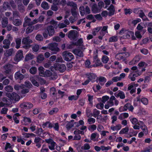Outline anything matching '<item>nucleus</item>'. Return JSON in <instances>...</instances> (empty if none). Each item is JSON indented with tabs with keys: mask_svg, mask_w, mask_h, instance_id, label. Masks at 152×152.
<instances>
[{
	"mask_svg": "<svg viewBox=\"0 0 152 152\" xmlns=\"http://www.w3.org/2000/svg\"><path fill=\"white\" fill-rule=\"evenodd\" d=\"M36 78L34 77H32L30 78V80L32 84L35 86L38 87L39 86V84L37 81H39L42 83H45V80L42 78L41 77L39 76H36Z\"/></svg>",
	"mask_w": 152,
	"mask_h": 152,
	"instance_id": "nucleus-1",
	"label": "nucleus"
},
{
	"mask_svg": "<svg viewBox=\"0 0 152 152\" xmlns=\"http://www.w3.org/2000/svg\"><path fill=\"white\" fill-rule=\"evenodd\" d=\"M129 53L127 52L118 53L115 56V58L118 60L124 61L126 58L129 56Z\"/></svg>",
	"mask_w": 152,
	"mask_h": 152,
	"instance_id": "nucleus-2",
	"label": "nucleus"
},
{
	"mask_svg": "<svg viewBox=\"0 0 152 152\" xmlns=\"http://www.w3.org/2000/svg\"><path fill=\"white\" fill-rule=\"evenodd\" d=\"M32 42V41L28 37H25L23 39L22 41V43L25 45L23 46V48L27 49L31 47L30 44Z\"/></svg>",
	"mask_w": 152,
	"mask_h": 152,
	"instance_id": "nucleus-3",
	"label": "nucleus"
},
{
	"mask_svg": "<svg viewBox=\"0 0 152 152\" xmlns=\"http://www.w3.org/2000/svg\"><path fill=\"white\" fill-rule=\"evenodd\" d=\"M62 55L64 60L67 61H70L73 58L72 54L67 51L63 52Z\"/></svg>",
	"mask_w": 152,
	"mask_h": 152,
	"instance_id": "nucleus-4",
	"label": "nucleus"
},
{
	"mask_svg": "<svg viewBox=\"0 0 152 152\" xmlns=\"http://www.w3.org/2000/svg\"><path fill=\"white\" fill-rule=\"evenodd\" d=\"M58 45V44L56 43H50L48 45V48L50 50L53 51L54 53L56 54L60 51Z\"/></svg>",
	"mask_w": 152,
	"mask_h": 152,
	"instance_id": "nucleus-5",
	"label": "nucleus"
},
{
	"mask_svg": "<svg viewBox=\"0 0 152 152\" xmlns=\"http://www.w3.org/2000/svg\"><path fill=\"white\" fill-rule=\"evenodd\" d=\"M131 37L132 39L134 40H136V38L134 35V33L132 31H127L124 33L122 36L121 37V38L123 39L129 38Z\"/></svg>",
	"mask_w": 152,
	"mask_h": 152,
	"instance_id": "nucleus-6",
	"label": "nucleus"
},
{
	"mask_svg": "<svg viewBox=\"0 0 152 152\" xmlns=\"http://www.w3.org/2000/svg\"><path fill=\"white\" fill-rule=\"evenodd\" d=\"M67 5L72 7L71 9L72 14L75 18L76 16V4L72 2H69L67 3Z\"/></svg>",
	"mask_w": 152,
	"mask_h": 152,
	"instance_id": "nucleus-7",
	"label": "nucleus"
},
{
	"mask_svg": "<svg viewBox=\"0 0 152 152\" xmlns=\"http://www.w3.org/2000/svg\"><path fill=\"white\" fill-rule=\"evenodd\" d=\"M68 37L71 40H75L76 39V31L72 30L68 33Z\"/></svg>",
	"mask_w": 152,
	"mask_h": 152,
	"instance_id": "nucleus-8",
	"label": "nucleus"
},
{
	"mask_svg": "<svg viewBox=\"0 0 152 152\" xmlns=\"http://www.w3.org/2000/svg\"><path fill=\"white\" fill-rule=\"evenodd\" d=\"M23 51L19 50L17 52L15 57V59L16 61H18L23 58Z\"/></svg>",
	"mask_w": 152,
	"mask_h": 152,
	"instance_id": "nucleus-9",
	"label": "nucleus"
},
{
	"mask_svg": "<svg viewBox=\"0 0 152 152\" xmlns=\"http://www.w3.org/2000/svg\"><path fill=\"white\" fill-rule=\"evenodd\" d=\"M114 95L116 97H119L121 99H124L125 98L124 93L123 91L120 90L118 91L117 92L115 93Z\"/></svg>",
	"mask_w": 152,
	"mask_h": 152,
	"instance_id": "nucleus-10",
	"label": "nucleus"
},
{
	"mask_svg": "<svg viewBox=\"0 0 152 152\" xmlns=\"http://www.w3.org/2000/svg\"><path fill=\"white\" fill-rule=\"evenodd\" d=\"M86 75L90 81L93 82L96 77V75L92 73H87L86 74Z\"/></svg>",
	"mask_w": 152,
	"mask_h": 152,
	"instance_id": "nucleus-11",
	"label": "nucleus"
},
{
	"mask_svg": "<svg viewBox=\"0 0 152 152\" xmlns=\"http://www.w3.org/2000/svg\"><path fill=\"white\" fill-rule=\"evenodd\" d=\"M13 65L11 64H7L4 66V68L5 70L4 72L7 74L9 73L10 72L11 69L13 67Z\"/></svg>",
	"mask_w": 152,
	"mask_h": 152,
	"instance_id": "nucleus-12",
	"label": "nucleus"
},
{
	"mask_svg": "<svg viewBox=\"0 0 152 152\" xmlns=\"http://www.w3.org/2000/svg\"><path fill=\"white\" fill-rule=\"evenodd\" d=\"M56 69L58 70L61 72H63L66 69V66L64 64H58Z\"/></svg>",
	"mask_w": 152,
	"mask_h": 152,
	"instance_id": "nucleus-13",
	"label": "nucleus"
},
{
	"mask_svg": "<svg viewBox=\"0 0 152 152\" xmlns=\"http://www.w3.org/2000/svg\"><path fill=\"white\" fill-rule=\"evenodd\" d=\"M47 29L48 31L49 36H53L55 33L54 27L50 25L48 26L47 28Z\"/></svg>",
	"mask_w": 152,
	"mask_h": 152,
	"instance_id": "nucleus-14",
	"label": "nucleus"
},
{
	"mask_svg": "<svg viewBox=\"0 0 152 152\" xmlns=\"http://www.w3.org/2000/svg\"><path fill=\"white\" fill-rule=\"evenodd\" d=\"M101 10L97 6L96 4H94L91 7V11L94 13L99 12Z\"/></svg>",
	"mask_w": 152,
	"mask_h": 152,
	"instance_id": "nucleus-15",
	"label": "nucleus"
},
{
	"mask_svg": "<svg viewBox=\"0 0 152 152\" xmlns=\"http://www.w3.org/2000/svg\"><path fill=\"white\" fill-rule=\"evenodd\" d=\"M3 43L4 44L3 48L4 49H8L10 48L11 42L9 40L5 39L3 41Z\"/></svg>",
	"mask_w": 152,
	"mask_h": 152,
	"instance_id": "nucleus-16",
	"label": "nucleus"
},
{
	"mask_svg": "<svg viewBox=\"0 0 152 152\" xmlns=\"http://www.w3.org/2000/svg\"><path fill=\"white\" fill-rule=\"evenodd\" d=\"M31 21L30 18L26 16L24 18V21L23 24V27H26L27 26L31 25Z\"/></svg>",
	"mask_w": 152,
	"mask_h": 152,
	"instance_id": "nucleus-17",
	"label": "nucleus"
},
{
	"mask_svg": "<svg viewBox=\"0 0 152 152\" xmlns=\"http://www.w3.org/2000/svg\"><path fill=\"white\" fill-rule=\"evenodd\" d=\"M83 41L82 38H80L77 42V48H80L82 49H85V47L83 45Z\"/></svg>",
	"mask_w": 152,
	"mask_h": 152,
	"instance_id": "nucleus-18",
	"label": "nucleus"
},
{
	"mask_svg": "<svg viewBox=\"0 0 152 152\" xmlns=\"http://www.w3.org/2000/svg\"><path fill=\"white\" fill-rule=\"evenodd\" d=\"M109 11L108 13L109 16H111L113 15L115 12V9L114 6L111 4L110 7L107 9Z\"/></svg>",
	"mask_w": 152,
	"mask_h": 152,
	"instance_id": "nucleus-19",
	"label": "nucleus"
},
{
	"mask_svg": "<svg viewBox=\"0 0 152 152\" xmlns=\"http://www.w3.org/2000/svg\"><path fill=\"white\" fill-rule=\"evenodd\" d=\"M1 23L2 27L3 28L6 27L8 23V18L5 17L2 18Z\"/></svg>",
	"mask_w": 152,
	"mask_h": 152,
	"instance_id": "nucleus-20",
	"label": "nucleus"
},
{
	"mask_svg": "<svg viewBox=\"0 0 152 152\" xmlns=\"http://www.w3.org/2000/svg\"><path fill=\"white\" fill-rule=\"evenodd\" d=\"M24 77V75L20 73V71L17 72L15 74V77L16 79L22 80Z\"/></svg>",
	"mask_w": 152,
	"mask_h": 152,
	"instance_id": "nucleus-21",
	"label": "nucleus"
},
{
	"mask_svg": "<svg viewBox=\"0 0 152 152\" xmlns=\"http://www.w3.org/2000/svg\"><path fill=\"white\" fill-rule=\"evenodd\" d=\"M85 49H81L80 48H77V56L80 57H82L83 56V52L84 50Z\"/></svg>",
	"mask_w": 152,
	"mask_h": 152,
	"instance_id": "nucleus-22",
	"label": "nucleus"
},
{
	"mask_svg": "<svg viewBox=\"0 0 152 152\" xmlns=\"http://www.w3.org/2000/svg\"><path fill=\"white\" fill-rule=\"evenodd\" d=\"M14 53V51L13 49L12 48H10L6 50V52L4 53V54L6 56H10Z\"/></svg>",
	"mask_w": 152,
	"mask_h": 152,
	"instance_id": "nucleus-23",
	"label": "nucleus"
},
{
	"mask_svg": "<svg viewBox=\"0 0 152 152\" xmlns=\"http://www.w3.org/2000/svg\"><path fill=\"white\" fill-rule=\"evenodd\" d=\"M12 20V23L16 26H19L21 25L22 22L21 20L19 19H13Z\"/></svg>",
	"mask_w": 152,
	"mask_h": 152,
	"instance_id": "nucleus-24",
	"label": "nucleus"
},
{
	"mask_svg": "<svg viewBox=\"0 0 152 152\" xmlns=\"http://www.w3.org/2000/svg\"><path fill=\"white\" fill-rule=\"evenodd\" d=\"M139 16L144 21H149L148 18L145 15L143 10L141 11V12L139 13Z\"/></svg>",
	"mask_w": 152,
	"mask_h": 152,
	"instance_id": "nucleus-25",
	"label": "nucleus"
},
{
	"mask_svg": "<svg viewBox=\"0 0 152 152\" xmlns=\"http://www.w3.org/2000/svg\"><path fill=\"white\" fill-rule=\"evenodd\" d=\"M130 104L127 103L124 106H121L119 108V111L120 112L126 111L128 109V107L129 106Z\"/></svg>",
	"mask_w": 152,
	"mask_h": 152,
	"instance_id": "nucleus-26",
	"label": "nucleus"
},
{
	"mask_svg": "<svg viewBox=\"0 0 152 152\" xmlns=\"http://www.w3.org/2000/svg\"><path fill=\"white\" fill-rule=\"evenodd\" d=\"M143 27L140 24H138L137 27V29L138 30L137 31H140L142 33V34H144L146 31L145 29H143Z\"/></svg>",
	"mask_w": 152,
	"mask_h": 152,
	"instance_id": "nucleus-27",
	"label": "nucleus"
},
{
	"mask_svg": "<svg viewBox=\"0 0 152 152\" xmlns=\"http://www.w3.org/2000/svg\"><path fill=\"white\" fill-rule=\"evenodd\" d=\"M93 62L95 63V64L92 65V66L96 67L100 66H103L102 63L100 62V60L99 59L93 61Z\"/></svg>",
	"mask_w": 152,
	"mask_h": 152,
	"instance_id": "nucleus-28",
	"label": "nucleus"
},
{
	"mask_svg": "<svg viewBox=\"0 0 152 152\" xmlns=\"http://www.w3.org/2000/svg\"><path fill=\"white\" fill-rule=\"evenodd\" d=\"M13 17H11L9 19L10 20H11L14 19V18H16L19 16V12L17 11H13L12 12Z\"/></svg>",
	"mask_w": 152,
	"mask_h": 152,
	"instance_id": "nucleus-29",
	"label": "nucleus"
},
{
	"mask_svg": "<svg viewBox=\"0 0 152 152\" xmlns=\"http://www.w3.org/2000/svg\"><path fill=\"white\" fill-rule=\"evenodd\" d=\"M135 35L136 38L140 40L142 37V33H141L140 31H137L135 33Z\"/></svg>",
	"mask_w": 152,
	"mask_h": 152,
	"instance_id": "nucleus-30",
	"label": "nucleus"
},
{
	"mask_svg": "<svg viewBox=\"0 0 152 152\" xmlns=\"http://www.w3.org/2000/svg\"><path fill=\"white\" fill-rule=\"evenodd\" d=\"M38 69L39 71V75L41 76L44 77L45 73L44 68L42 66H40Z\"/></svg>",
	"mask_w": 152,
	"mask_h": 152,
	"instance_id": "nucleus-31",
	"label": "nucleus"
},
{
	"mask_svg": "<svg viewBox=\"0 0 152 152\" xmlns=\"http://www.w3.org/2000/svg\"><path fill=\"white\" fill-rule=\"evenodd\" d=\"M44 59V57L43 54H39L37 57V62L38 63H41Z\"/></svg>",
	"mask_w": 152,
	"mask_h": 152,
	"instance_id": "nucleus-32",
	"label": "nucleus"
},
{
	"mask_svg": "<svg viewBox=\"0 0 152 152\" xmlns=\"http://www.w3.org/2000/svg\"><path fill=\"white\" fill-rule=\"evenodd\" d=\"M121 125L120 124H118L115 126H111L110 129L114 131L115 130L118 131L121 129Z\"/></svg>",
	"mask_w": 152,
	"mask_h": 152,
	"instance_id": "nucleus-33",
	"label": "nucleus"
},
{
	"mask_svg": "<svg viewBox=\"0 0 152 152\" xmlns=\"http://www.w3.org/2000/svg\"><path fill=\"white\" fill-rule=\"evenodd\" d=\"M41 6L43 9L46 10L49 9V8L48 4L45 1L42 2L41 4Z\"/></svg>",
	"mask_w": 152,
	"mask_h": 152,
	"instance_id": "nucleus-34",
	"label": "nucleus"
},
{
	"mask_svg": "<svg viewBox=\"0 0 152 152\" xmlns=\"http://www.w3.org/2000/svg\"><path fill=\"white\" fill-rule=\"evenodd\" d=\"M28 27L26 28V34H29L31 33L34 29V26L29 25L28 26Z\"/></svg>",
	"mask_w": 152,
	"mask_h": 152,
	"instance_id": "nucleus-35",
	"label": "nucleus"
},
{
	"mask_svg": "<svg viewBox=\"0 0 152 152\" xmlns=\"http://www.w3.org/2000/svg\"><path fill=\"white\" fill-rule=\"evenodd\" d=\"M34 57V55L30 53L27 54L26 56L25 60L26 61H28L30 60H31Z\"/></svg>",
	"mask_w": 152,
	"mask_h": 152,
	"instance_id": "nucleus-36",
	"label": "nucleus"
},
{
	"mask_svg": "<svg viewBox=\"0 0 152 152\" xmlns=\"http://www.w3.org/2000/svg\"><path fill=\"white\" fill-rule=\"evenodd\" d=\"M129 131V128L128 127H126L122 129L119 132V134H126Z\"/></svg>",
	"mask_w": 152,
	"mask_h": 152,
	"instance_id": "nucleus-37",
	"label": "nucleus"
},
{
	"mask_svg": "<svg viewBox=\"0 0 152 152\" xmlns=\"http://www.w3.org/2000/svg\"><path fill=\"white\" fill-rule=\"evenodd\" d=\"M138 76V75L137 74H133L132 73L130 74L129 76V78L132 81H134L135 80V77Z\"/></svg>",
	"mask_w": 152,
	"mask_h": 152,
	"instance_id": "nucleus-38",
	"label": "nucleus"
},
{
	"mask_svg": "<svg viewBox=\"0 0 152 152\" xmlns=\"http://www.w3.org/2000/svg\"><path fill=\"white\" fill-rule=\"evenodd\" d=\"M37 68L35 67H32L29 70V72L32 75L36 74L37 72Z\"/></svg>",
	"mask_w": 152,
	"mask_h": 152,
	"instance_id": "nucleus-39",
	"label": "nucleus"
},
{
	"mask_svg": "<svg viewBox=\"0 0 152 152\" xmlns=\"http://www.w3.org/2000/svg\"><path fill=\"white\" fill-rule=\"evenodd\" d=\"M140 128L142 130L143 132L145 134H147L148 133V130L146 126L144 124L143 125L141 126H140Z\"/></svg>",
	"mask_w": 152,
	"mask_h": 152,
	"instance_id": "nucleus-40",
	"label": "nucleus"
},
{
	"mask_svg": "<svg viewBox=\"0 0 152 152\" xmlns=\"http://www.w3.org/2000/svg\"><path fill=\"white\" fill-rule=\"evenodd\" d=\"M20 115L18 113H16L14 114L13 116V118L15 121V123L16 124H18L19 122V120L18 119V117Z\"/></svg>",
	"mask_w": 152,
	"mask_h": 152,
	"instance_id": "nucleus-41",
	"label": "nucleus"
},
{
	"mask_svg": "<svg viewBox=\"0 0 152 152\" xmlns=\"http://www.w3.org/2000/svg\"><path fill=\"white\" fill-rule=\"evenodd\" d=\"M21 42V39L19 38H17L15 40L16 43V48L17 49L19 48L20 46Z\"/></svg>",
	"mask_w": 152,
	"mask_h": 152,
	"instance_id": "nucleus-42",
	"label": "nucleus"
},
{
	"mask_svg": "<svg viewBox=\"0 0 152 152\" xmlns=\"http://www.w3.org/2000/svg\"><path fill=\"white\" fill-rule=\"evenodd\" d=\"M118 39L117 36H114L110 38L109 39V42H116L118 41Z\"/></svg>",
	"mask_w": 152,
	"mask_h": 152,
	"instance_id": "nucleus-43",
	"label": "nucleus"
},
{
	"mask_svg": "<svg viewBox=\"0 0 152 152\" xmlns=\"http://www.w3.org/2000/svg\"><path fill=\"white\" fill-rule=\"evenodd\" d=\"M18 9L22 13H23L25 11V7L22 4L18 6Z\"/></svg>",
	"mask_w": 152,
	"mask_h": 152,
	"instance_id": "nucleus-44",
	"label": "nucleus"
},
{
	"mask_svg": "<svg viewBox=\"0 0 152 152\" xmlns=\"http://www.w3.org/2000/svg\"><path fill=\"white\" fill-rule=\"evenodd\" d=\"M5 90L7 92H12L13 91V88L10 85L7 86L5 87Z\"/></svg>",
	"mask_w": 152,
	"mask_h": 152,
	"instance_id": "nucleus-45",
	"label": "nucleus"
},
{
	"mask_svg": "<svg viewBox=\"0 0 152 152\" xmlns=\"http://www.w3.org/2000/svg\"><path fill=\"white\" fill-rule=\"evenodd\" d=\"M102 61L103 63L106 64L109 60V58L106 56H103L102 58Z\"/></svg>",
	"mask_w": 152,
	"mask_h": 152,
	"instance_id": "nucleus-46",
	"label": "nucleus"
},
{
	"mask_svg": "<svg viewBox=\"0 0 152 152\" xmlns=\"http://www.w3.org/2000/svg\"><path fill=\"white\" fill-rule=\"evenodd\" d=\"M13 100L18 101L20 99L19 96L16 93L13 92Z\"/></svg>",
	"mask_w": 152,
	"mask_h": 152,
	"instance_id": "nucleus-47",
	"label": "nucleus"
},
{
	"mask_svg": "<svg viewBox=\"0 0 152 152\" xmlns=\"http://www.w3.org/2000/svg\"><path fill=\"white\" fill-rule=\"evenodd\" d=\"M26 86H25V87H23V88L21 91V92L22 94H25L28 93L29 92V88L26 87Z\"/></svg>",
	"mask_w": 152,
	"mask_h": 152,
	"instance_id": "nucleus-48",
	"label": "nucleus"
},
{
	"mask_svg": "<svg viewBox=\"0 0 152 152\" xmlns=\"http://www.w3.org/2000/svg\"><path fill=\"white\" fill-rule=\"evenodd\" d=\"M96 126L94 124L90 125L88 127V129L89 131H94L96 130Z\"/></svg>",
	"mask_w": 152,
	"mask_h": 152,
	"instance_id": "nucleus-49",
	"label": "nucleus"
},
{
	"mask_svg": "<svg viewBox=\"0 0 152 152\" xmlns=\"http://www.w3.org/2000/svg\"><path fill=\"white\" fill-rule=\"evenodd\" d=\"M52 72L49 70H46L45 72L44 77H50Z\"/></svg>",
	"mask_w": 152,
	"mask_h": 152,
	"instance_id": "nucleus-50",
	"label": "nucleus"
},
{
	"mask_svg": "<svg viewBox=\"0 0 152 152\" xmlns=\"http://www.w3.org/2000/svg\"><path fill=\"white\" fill-rule=\"evenodd\" d=\"M100 114V111L96 109L94 110L93 116L95 118H96Z\"/></svg>",
	"mask_w": 152,
	"mask_h": 152,
	"instance_id": "nucleus-51",
	"label": "nucleus"
},
{
	"mask_svg": "<svg viewBox=\"0 0 152 152\" xmlns=\"http://www.w3.org/2000/svg\"><path fill=\"white\" fill-rule=\"evenodd\" d=\"M50 77V79L52 80H55L58 77L57 75L55 73H52V75Z\"/></svg>",
	"mask_w": 152,
	"mask_h": 152,
	"instance_id": "nucleus-52",
	"label": "nucleus"
},
{
	"mask_svg": "<svg viewBox=\"0 0 152 152\" xmlns=\"http://www.w3.org/2000/svg\"><path fill=\"white\" fill-rule=\"evenodd\" d=\"M39 49V46L38 45H35L32 46V49L33 51L37 52Z\"/></svg>",
	"mask_w": 152,
	"mask_h": 152,
	"instance_id": "nucleus-53",
	"label": "nucleus"
},
{
	"mask_svg": "<svg viewBox=\"0 0 152 152\" xmlns=\"http://www.w3.org/2000/svg\"><path fill=\"white\" fill-rule=\"evenodd\" d=\"M56 144V143L54 142H52L50 144V145L48 146L49 148L51 150H54Z\"/></svg>",
	"mask_w": 152,
	"mask_h": 152,
	"instance_id": "nucleus-54",
	"label": "nucleus"
},
{
	"mask_svg": "<svg viewBox=\"0 0 152 152\" xmlns=\"http://www.w3.org/2000/svg\"><path fill=\"white\" fill-rule=\"evenodd\" d=\"M58 111V109L57 108H53L52 110H50L49 112V114L50 115H52L54 113H57Z\"/></svg>",
	"mask_w": 152,
	"mask_h": 152,
	"instance_id": "nucleus-55",
	"label": "nucleus"
},
{
	"mask_svg": "<svg viewBox=\"0 0 152 152\" xmlns=\"http://www.w3.org/2000/svg\"><path fill=\"white\" fill-rule=\"evenodd\" d=\"M79 11L81 16H83L85 14V8L83 6H81L79 8Z\"/></svg>",
	"mask_w": 152,
	"mask_h": 152,
	"instance_id": "nucleus-56",
	"label": "nucleus"
},
{
	"mask_svg": "<svg viewBox=\"0 0 152 152\" xmlns=\"http://www.w3.org/2000/svg\"><path fill=\"white\" fill-rule=\"evenodd\" d=\"M124 13L126 15L130 14L132 12V10L130 9H124Z\"/></svg>",
	"mask_w": 152,
	"mask_h": 152,
	"instance_id": "nucleus-57",
	"label": "nucleus"
},
{
	"mask_svg": "<svg viewBox=\"0 0 152 152\" xmlns=\"http://www.w3.org/2000/svg\"><path fill=\"white\" fill-rule=\"evenodd\" d=\"M50 23L53 25L54 28H56L57 27V22L53 20H52L50 22Z\"/></svg>",
	"mask_w": 152,
	"mask_h": 152,
	"instance_id": "nucleus-58",
	"label": "nucleus"
},
{
	"mask_svg": "<svg viewBox=\"0 0 152 152\" xmlns=\"http://www.w3.org/2000/svg\"><path fill=\"white\" fill-rule=\"evenodd\" d=\"M95 121V119L92 118H89L88 119V122L89 124L94 123Z\"/></svg>",
	"mask_w": 152,
	"mask_h": 152,
	"instance_id": "nucleus-59",
	"label": "nucleus"
},
{
	"mask_svg": "<svg viewBox=\"0 0 152 152\" xmlns=\"http://www.w3.org/2000/svg\"><path fill=\"white\" fill-rule=\"evenodd\" d=\"M104 106V104L103 103L100 102L96 105V107L98 109L102 110Z\"/></svg>",
	"mask_w": 152,
	"mask_h": 152,
	"instance_id": "nucleus-60",
	"label": "nucleus"
},
{
	"mask_svg": "<svg viewBox=\"0 0 152 152\" xmlns=\"http://www.w3.org/2000/svg\"><path fill=\"white\" fill-rule=\"evenodd\" d=\"M140 52L143 54L146 55L147 54L148 52V50L146 49L142 48L140 50Z\"/></svg>",
	"mask_w": 152,
	"mask_h": 152,
	"instance_id": "nucleus-61",
	"label": "nucleus"
},
{
	"mask_svg": "<svg viewBox=\"0 0 152 152\" xmlns=\"http://www.w3.org/2000/svg\"><path fill=\"white\" fill-rule=\"evenodd\" d=\"M90 148V146L88 143L85 144L81 148L84 150H88Z\"/></svg>",
	"mask_w": 152,
	"mask_h": 152,
	"instance_id": "nucleus-62",
	"label": "nucleus"
},
{
	"mask_svg": "<svg viewBox=\"0 0 152 152\" xmlns=\"http://www.w3.org/2000/svg\"><path fill=\"white\" fill-rule=\"evenodd\" d=\"M85 14H88L90 13L91 10L87 6L85 8Z\"/></svg>",
	"mask_w": 152,
	"mask_h": 152,
	"instance_id": "nucleus-63",
	"label": "nucleus"
},
{
	"mask_svg": "<svg viewBox=\"0 0 152 152\" xmlns=\"http://www.w3.org/2000/svg\"><path fill=\"white\" fill-rule=\"evenodd\" d=\"M9 3L7 2H4L3 4V8L4 9H7L10 7Z\"/></svg>",
	"mask_w": 152,
	"mask_h": 152,
	"instance_id": "nucleus-64",
	"label": "nucleus"
}]
</instances>
